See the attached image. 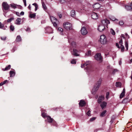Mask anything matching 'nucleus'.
<instances>
[{"mask_svg": "<svg viewBox=\"0 0 132 132\" xmlns=\"http://www.w3.org/2000/svg\"><path fill=\"white\" fill-rule=\"evenodd\" d=\"M10 29L11 30L13 31L14 29V26L11 25L10 26Z\"/></svg>", "mask_w": 132, "mask_h": 132, "instance_id": "obj_34", "label": "nucleus"}, {"mask_svg": "<svg viewBox=\"0 0 132 132\" xmlns=\"http://www.w3.org/2000/svg\"><path fill=\"white\" fill-rule=\"evenodd\" d=\"M79 104L80 106H83L85 105L86 103L84 100H80Z\"/></svg>", "mask_w": 132, "mask_h": 132, "instance_id": "obj_14", "label": "nucleus"}, {"mask_svg": "<svg viewBox=\"0 0 132 132\" xmlns=\"http://www.w3.org/2000/svg\"><path fill=\"white\" fill-rule=\"evenodd\" d=\"M101 82L102 80L101 79H100L97 82L96 84L94 86V88L92 90V93L94 95L95 94L96 92L98 90L100 86Z\"/></svg>", "mask_w": 132, "mask_h": 132, "instance_id": "obj_1", "label": "nucleus"}, {"mask_svg": "<svg viewBox=\"0 0 132 132\" xmlns=\"http://www.w3.org/2000/svg\"><path fill=\"white\" fill-rule=\"evenodd\" d=\"M32 5H34L35 7V11H36L38 8V6L37 4L36 3H34L32 4Z\"/></svg>", "mask_w": 132, "mask_h": 132, "instance_id": "obj_27", "label": "nucleus"}, {"mask_svg": "<svg viewBox=\"0 0 132 132\" xmlns=\"http://www.w3.org/2000/svg\"><path fill=\"white\" fill-rule=\"evenodd\" d=\"M25 6H26V0H23Z\"/></svg>", "mask_w": 132, "mask_h": 132, "instance_id": "obj_52", "label": "nucleus"}, {"mask_svg": "<svg viewBox=\"0 0 132 132\" xmlns=\"http://www.w3.org/2000/svg\"><path fill=\"white\" fill-rule=\"evenodd\" d=\"M58 30L61 32H62L63 31V29L61 28H58Z\"/></svg>", "mask_w": 132, "mask_h": 132, "instance_id": "obj_45", "label": "nucleus"}, {"mask_svg": "<svg viewBox=\"0 0 132 132\" xmlns=\"http://www.w3.org/2000/svg\"><path fill=\"white\" fill-rule=\"evenodd\" d=\"M7 81V80H5L3 82L4 84L6 83Z\"/></svg>", "mask_w": 132, "mask_h": 132, "instance_id": "obj_59", "label": "nucleus"}, {"mask_svg": "<svg viewBox=\"0 0 132 132\" xmlns=\"http://www.w3.org/2000/svg\"><path fill=\"white\" fill-rule=\"evenodd\" d=\"M87 114L89 116H91L90 111V110H89L87 113Z\"/></svg>", "mask_w": 132, "mask_h": 132, "instance_id": "obj_44", "label": "nucleus"}, {"mask_svg": "<svg viewBox=\"0 0 132 132\" xmlns=\"http://www.w3.org/2000/svg\"><path fill=\"white\" fill-rule=\"evenodd\" d=\"M95 59L97 61L101 62L102 61V57L100 53H97L95 56Z\"/></svg>", "mask_w": 132, "mask_h": 132, "instance_id": "obj_8", "label": "nucleus"}, {"mask_svg": "<svg viewBox=\"0 0 132 132\" xmlns=\"http://www.w3.org/2000/svg\"><path fill=\"white\" fill-rule=\"evenodd\" d=\"M121 63V61H120V62H119V64L120 65Z\"/></svg>", "mask_w": 132, "mask_h": 132, "instance_id": "obj_62", "label": "nucleus"}, {"mask_svg": "<svg viewBox=\"0 0 132 132\" xmlns=\"http://www.w3.org/2000/svg\"><path fill=\"white\" fill-rule=\"evenodd\" d=\"M106 29L104 25L101 24L98 28V30L100 32H102Z\"/></svg>", "mask_w": 132, "mask_h": 132, "instance_id": "obj_7", "label": "nucleus"}, {"mask_svg": "<svg viewBox=\"0 0 132 132\" xmlns=\"http://www.w3.org/2000/svg\"><path fill=\"white\" fill-rule=\"evenodd\" d=\"M106 98L108 99L109 97V92H107L106 93Z\"/></svg>", "mask_w": 132, "mask_h": 132, "instance_id": "obj_40", "label": "nucleus"}, {"mask_svg": "<svg viewBox=\"0 0 132 132\" xmlns=\"http://www.w3.org/2000/svg\"><path fill=\"white\" fill-rule=\"evenodd\" d=\"M16 14L18 16H20V13L19 12H16Z\"/></svg>", "mask_w": 132, "mask_h": 132, "instance_id": "obj_55", "label": "nucleus"}, {"mask_svg": "<svg viewBox=\"0 0 132 132\" xmlns=\"http://www.w3.org/2000/svg\"><path fill=\"white\" fill-rule=\"evenodd\" d=\"M50 18L51 22L53 24V26L55 27H57V24L59 23L58 21L53 16H50Z\"/></svg>", "mask_w": 132, "mask_h": 132, "instance_id": "obj_2", "label": "nucleus"}, {"mask_svg": "<svg viewBox=\"0 0 132 132\" xmlns=\"http://www.w3.org/2000/svg\"><path fill=\"white\" fill-rule=\"evenodd\" d=\"M10 77H13L15 75V73L13 71H10Z\"/></svg>", "mask_w": 132, "mask_h": 132, "instance_id": "obj_26", "label": "nucleus"}, {"mask_svg": "<svg viewBox=\"0 0 132 132\" xmlns=\"http://www.w3.org/2000/svg\"><path fill=\"white\" fill-rule=\"evenodd\" d=\"M125 88H124L123 89V91L122 92V93H125Z\"/></svg>", "mask_w": 132, "mask_h": 132, "instance_id": "obj_61", "label": "nucleus"}, {"mask_svg": "<svg viewBox=\"0 0 132 132\" xmlns=\"http://www.w3.org/2000/svg\"><path fill=\"white\" fill-rule=\"evenodd\" d=\"M85 55L87 56H89L91 55V51H88L85 54Z\"/></svg>", "mask_w": 132, "mask_h": 132, "instance_id": "obj_33", "label": "nucleus"}, {"mask_svg": "<svg viewBox=\"0 0 132 132\" xmlns=\"http://www.w3.org/2000/svg\"><path fill=\"white\" fill-rule=\"evenodd\" d=\"M21 19L20 18H18L16 20L15 23L17 25H20L21 24Z\"/></svg>", "mask_w": 132, "mask_h": 132, "instance_id": "obj_17", "label": "nucleus"}, {"mask_svg": "<svg viewBox=\"0 0 132 132\" xmlns=\"http://www.w3.org/2000/svg\"><path fill=\"white\" fill-rule=\"evenodd\" d=\"M73 39H68V42L70 43H71V45L73 47H75L76 46V43L75 42L72 41Z\"/></svg>", "mask_w": 132, "mask_h": 132, "instance_id": "obj_12", "label": "nucleus"}, {"mask_svg": "<svg viewBox=\"0 0 132 132\" xmlns=\"http://www.w3.org/2000/svg\"><path fill=\"white\" fill-rule=\"evenodd\" d=\"M106 112V110L104 111L103 112L101 113L100 114V116L101 117H103L104 116H105V114Z\"/></svg>", "mask_w": 132, "mask_h": 132, "instance_id": "obj_31", "label": "nucleus"}, {"mask_svg": "<svg viewBox=\"0 0 132 132\" xmlns=\"http://www.w3.org/2000/svg\"><path fill=\"white\" fill-rule=\"evenodd\" d=\"M21 40V38L20 36H17L16 39V41L17 42H19Z\"/></svg>", "mask_w": 132, "mask_h": 132, "instance_id": "obj_25", "label": "nucleus"}, {"mask_svg": "<svg viewBox=\"0 0 132 132\" xmlns=\"http://www.w3.org/2000/svg\"><path fill=\"white\" fill-rule=\"evenodd\" d=\"M0 28H3L4 29H5V28L4 27V25L2 24L0 22Z\"/></svg>", "mask_w": 132, "mask_h": 132, "instance_id": "obj_38", "label": "nucleus"}, {"mask_svg": "<svg viewBox=\"0 0 132 132\" xmlns=\"http://www.w3.org/2000/svg\"><path fill=\"white\" fill-rule=\"evenodd\" d=\"M100 42L101 44H103L106 43L107 39L105 35H103L100 36Z\"/></svg>", "mask_w": 132, "mask_h": 132, "instance_id": "obj_3", "label": "nucleus"}, {"mask_svg": "<svg viewBox=\"0 0 132 132\" xmlns=\"http://www.w3.org/2000/svg\"><path fill=\"white\" fill-rule=\"evenodd\" d=\"M118 71V70L117 69H114L113 72V73L114 74L116 72Z\"/></svg>", "mask_w": 132, "mask_h": 132, "instance_id": "obj_53", "label": "nucleus"}, {"mask_svg": "<svg viewBox=\"0 0 132 132\" xmlns=\"http://www.w3.org/2000/svg\"><path fill=\"white\" fill-rule=\"evenodd\" d=\"M47 119L49 123L53 121V119L50 116L47 117Z\"/></svg>", "mask_w": 132, "mask_h": 132, "instance_id": "obj_22", "label": "nucleus"}, {"mask_svg": "<svg viewBox=\"0 0 132 132\" xmlns=\"http://www.w3.org/2000/svg\"><path fill=\"white\" fill-rule=\"evenodd\" d=\"M58 15L59 16L60 18H62V15L61 14H58Z\"/></svg>", "mask_w": 132, "mask_h": 132, "instance_id": "obj_57", "label": "nucleus"}, {"mask_svg": "<svg viewBox=\"0 0 132 132\" xmlns=\"http://www.w3.org/2000/svg\"><path fill=\"white\" fill-rule=\"evenodd\" d=\"M61 3H63L66 2L65 0H59Z\"/></svg>", "mask_w": 132, "mask_h": 132, "instance_id": "obj_42", "label": "nucleus"}, {"mask_svg": "<svg viewBox=\"0 0 132 132\" xmlns=\"http://www.w3.org/2000/svg\"><path fill=\"white\" fill-rule=\"evenodd\" d=\"M79 52L76 49L74 48L73 51H71V53L72 55L76 56H79V55L77 53Z\"/></svg>", "mask_w": 132, "mask_h": 132, "instance_id": "obj_10", "label": "nucleus"}, {"mask_svg": "<svg viewBox=\"0 0 132 132\" xmlns=\"http://www.w3.org/2000/svg\"><path fill=\"white\" fill-rule=\"evenodd\" d=\"M14 19V18L12 17L10 19H8L7 20V22H10L11 21Z\"/></svg>", "mask_w": 132, "mask_h": 132, "instance_id": "obj_36", "label": "nucleus"}, {"mask_svg": "<svg viewBox=\"0 0 132 132\" xmlns=\"http://www.w3.org/2000/svg\"><path fill=\"white\" fill-rule=\"evenodd\" d=\"M119 24L120 26H122L124 24L123 22L122 21H120L119 22Z\"/></svg>", "mask_w": 132, "mask_h": 132, "instance_id": "obj_41", "label": "nucleus"}, {"mask_svg": "<svg viewBox=\"0 0 132 132\" xmlns=\"http://www.w3.org/2000/svg\"><path fill=\"white\" fill-rule=\"evenodd\" d=\"M121 52H123L124 51V47L122 45H121Z\"/></svg>", "mask_w": 132, "mask_h": 132, "instance_id": "obj_43", "label": "nucleus"}, {"mask_svg": "<svg viewBox=\"0 0 132 132\" xmlns=\"http://www.w3.org/2000/svg\"><path fill=\"white\" fill-rule=\"evenodd\" d=\"M116 46L119 48H120V46L119 45V44L118 43H116Z\"/></svg>", "mask_w": 132, "mask_h": 132, "instance_id": "obj_56", "label": "nucleus"}, {"mask_svg": "<svg viewBox=\"0 0 132 132\" xmlns=\"http://www.w3.org/2000/svg\"><path fill=\"white\" fill-rule=\"evenodd\" d=\"M101 5L98 3H96L93 6V8L95 9H98L101 7Z\"/></svg>", "mask_w": 132, "mask_h": 132, "instance_id": "obj_13", "label": "nucleus"}, {"mask_svg": "<svg viewBox=\"0 0 132 132\" xmlns=\"http://www.w3.org/2000/svg\"><path fill=\"white\" fill-rule=\"evenodd\" d=\"M83 11V9L82 10V9H79L78 10V12H82Z\"/></svg>", "mask_w": 132, "mask_h": 132, "instance_id": "obj_50", "label": "nucleus"}, {"mask_svg": "<svg viewBox=\"0 0 132 132\" xmlns=\"http://www.w3.org/2000/svg\"><path fill=\"white\" fill-rule=\"evenodd\" d=\"M28 9L30 10V9H31V7L30 6V4L29 5V6H28Z\"/></svg>", "mask_w": 132, "mask_h": 132, "instance_id": "obj_60", "label": "nucleus"}, {"mask_svg": "<svg viewBox=\"0 0 132 132\" xmlns=\"http://www.w3.org/2000/svg\"><path fill=\"white\" fill-rule=\"evenodd\" d=\"M92 18L94 19H96L98 18V15L96 13L92 12Z\"/></svg>", "mask_w": 132, "mask_h": 132, "instance_id": "obj_11", "label": "nucleus"}, {"mask_svg": "<svg viewBox=\"0 0 132 132\" xmlns=\"http://www.w3.org/2000/svg\"><path fill=\"white\" fill-rule=\"evenodd\" d=\"M122 39H121L119 41V44L121 45H122Z\"/></svg>", "mask_w": 132, "mask_h": 132, "instance_id": "obj_51", "label": "nucleus"}, {"mask_svg": "<svg viewBox=\"0 0 132 132\" xmlns=\"http://www.w3.org/2000/svg\"><path fill=\"white\" fill-rule=\"evenodd\" d=\"M97 130H96L94 131V132H96L97 131Z\"/></svg>", "mask_w": 132, "mask_h": 132, "instance_id": "obj_64", "label": "nucleus"}, {"mask_svg": "<svg viewBox=\"0 0 132 132\" xmlns=\"http://www.w3.org/2000/svg\"><path fill=\"white\" fill-rule=\"evenodd\" d=\"M110 32L113 35H115V33L114 31L112 29H111Z\"/></svg>", "mask_w": 132, "mask_h": 132, "instance_id": "obj_37", "label": "nucleus"}, {"mask_svg": "<svg viewBox=\"0 0 132 132\" xmlns=\"http://www.w3.org/2000/svg\"><path fill=\"white\" fill-rule=\"evenodd\" d=\"M70 15L73 17H74L75 16L76 14L74 10H72L71 11Z\"/></svg>", "mask_w": 132, "mask_h": 132, "instance_id": "obj_21", "label": "nucleus"}, {"mask_svg": "<svg viewBox=\"0 0 132 132\" xmlns=\"http://www.w3.org/2000/svg\"><path fill=\"white\" fill-rule=\"evenodd\" d=\"M116 85L117 87H120L121 85V83L120 82H116Z\"/></svg>", "mask_w": 132, "mask_h": 132, "instance_id": "obj_35", "label": "nucleus"}, {"mask_svg": "<svg viewBox=\"0 0 132 132\" xmlns=\"http://www.w3.org/2000/svg\"><path fill=\"white\" fill-rule=\"evenodd\" d=\"M24 12L22 11L20 13V15H24Z\"/></svg>", "mask_w": 132, "mask_h": 132, "instance_id": "obj_54", "label": "nucleus"}, {"mask_svg": "<svg viewBox=\"0 0 132 132\" xmlns=\"http://www.w3.org/2000/svg\"><path fill=\"white\" fill-rule=\"evenodd\" d=\"M96 118L95 117H93L92 118H91L90 119V121H92L95 120L96 119Z\"/></svg>", "mask_w": 132, "mask_h": 132, "instance_id": "obj_47", "label": "nucleus"}, {"mask_svg": "<svg viewBox=\"0 0 132 132\" xmlns=\"http://www.w3.org/2000/svg\"><path fill=\"white\" fill-rule=\"evenodd\" d=\"M121 36L122 37H123L124 38L128 39L129 38V36L127 34V33H126L125 35L123 34H122Z\"/></svg>", "mask_w": 132, "mask_h": 132, "instance_id": "obj_19", "label": "nucleus"}, {"mask_svg": "<svg viewBox=\"0 0 132 132\" xmlns=\"http://www.w3.org/2000/svg\"><path fill=\"white\" fill-rule=\"evenodd\" d=\"M42 116L43 117H45L46 116V114L44 113H42Z\"/></svg>", "mask_w": 132, "mask_h": 132, "instance_id": "obj_48", "label": "nucleus"}, {"mask_svg": "<svg viewBox=\"0 0 132 132\" xmlns=\"http://www.w3.org/2000/svg\"><path fill=\"white\" fill-rule=\"evenodd\" d=\"M42 4L43 8L45 10H46L47 9V7L44 3L43 2L42 3Z\"/></svg>", "mask_w": 132, "mask_h": 132, "instance_id": "obj_29", "label": "nucleus"}, {"mask_svg": "<svg viewBox=\"0 0 132 132\" xmlns=\"http://www.w3.org/2000/svg\"><path fill=\"white\" fill-rule=\"evenodd\" d=\"M90 62L89 61H87L84 64H81V67L82 68H83L85 67L86 66H87L89 64H90Z\"/></svg>", "mask_w": 132, "mask_h": 132, "instance_id": "obj_18", "label": "nucleus"}, {"mask_svg": "<svg viewBox=\"0 0 132 132\" xmlns=\"http://www.w3.org/2000/svg\"><path fill=\"white\" fill-rule=\"evenodd\" d=\"M131 72H132V74H131V79L132 80V71H131Z\"/></svg>", "mask_w": 132, "mask_h": 132, "instance_id": "obj_63", "label": "nucleus"}, {"mask_svg": "<svg viewBox=\"0 0 132 132\" xmlns=\"http://www.w3.org/2000/svg\"><path fill=\"white\" fill-rule=\"evenodd\" d=\"M6 38V37L5 36L1 37V39L3 40H5Z\"/></svg>", "mask_w": 132, "mask_h": 132, "instance_id": "obj_49", "label": "nucleus"}, {"mask_svg": "<svg viewBox=\"0 0 132 132\" xmlns=\"http://www.w3.org/2000/svg\"><path fill=\"white\" fill-rule=\"evenodd\" d=\"M125 46L126 48V50H128V42L127 41H126L125 42Z\"/></svg>", "mask_w": 132, "mask_h": 132, "instance_id": "obj_32", "label": "nucleus"}, {"mask_svg": "<svg viewBox=\"0 0 132 132\" xmlns=\"http://www.w3.org/2000/svg\"><path fill=\"white\" fill-rule=\"evenodd\" d=\"M125 95V93H123L122 92V93H121L120 97V98H122Z\"/></svg>", "mask_w": 132, "mask_h": 132, "instance_id": "obj_39", "label": "nucleus"}, {"mask_svg": "<svg viewBox=\"0 0 132 132\" xmlns=\"http://www.w3.org/2000/svg\"><path fill=\"white\" fill-rule=\"evenodd\" d=\"M132 5H131L130 4L129 5H127L125 6V8L126 10L128 11H131L132 10V8L131 6Z\"/></svg>", "mask_w": 132, "mask_h": 132, "instance_id": "obj_15", "label": "nucleus"}, {"mask_svg": "<svg viewBox=\"0 0 132 132\" xmlns=\"http://www.w3.org/2000/svg\"><path fill=\"white\" fill-rule=\"evenodd\" d=\"M11 65H9L7 66L4 69H3L4 71L7 70L11 68Z\"/></svg>", "mask_w": 132, "mask_h": 132, "instance_id": "obj_30", "label": "nucleus"}, {"mask_svg": "<svg viewBox=\"0 0 132 132\" xmlns=\"http://www.w3.org/2000/svg\"><path fill=\"white\" fill-rule=\"evenodd\" d=\"M109 21L107 19H105L102 20L101 21V24L103 25H104L105 26H106V27L108 28L107 25L108 24L110 23Z\"/></svg>", "mask_w": 132, "mask_h": 132, "instance_id": "obj_6", "label": "nucleus"}, {"mask_svg": "<svg viewBox=\"0 0 132 132\" xmlns=\"http://www.w3.org/2000/svg\"><path fill=\"white\" fill-rule=\"evenodd\" d=\"M47 30L49 33H52L53 30L52 28L49 27L47 29Z\"/></svg>", "mask_w": 132, "mask_h": 132, "instance_id": "obj_23", "label": "nucleus"}, {"mask_svg": "<svg viewBox=\"0 0 132 132\" xmlns=\"http://www.w3.org/2000/svg\"><path fill=\"white\" fill-rule=\"evenodd\" d=\"M4 84L3 82H2L0 84V85L2 86Z\"/></svg>", "mask_w": 132, "mask_h": 132, "instance_id": "obj_58", "label": "nucleus"}, {"mask_svg": "<svg viewBox=\"0 0 132 132\" xmlns=\"http://www.w3.org/2000/svg\"><path fill=\"white\" fill-rule=\"evenodd\" d=\"M29 17L31 18H34L36 16V14H31L30 13L29 14Z\"/></svg>", "mask_w": 132, "mask_h": 132, "instance_id": "obj_28", "label": "nucleus"}, {"mask_svg": "<svg viewBox=\"0 0 132 132\" xmlns=\"http://www.w3.org/2000/svg\"><path fill=\"white\" fill-rule=\"evenodd\" d=\"M104 97L103 96L101 95L100 96L98 100V103H100L104 99Z\"/></svg>", "mask_w": 132, "mask_h": 132, "instance_id": "obj_16", "label": "nucleus"}, {"mask_svg": "<svg viewBox=\"0 0 132 132\" xmlns=\"http://www.w3.org/2000/svg\"><path fill=\"white\" fill-rule=\"evenodd\" d=\"M81 34L83 35H86L88 33L86 28L85 27H83L82 28L81 30Z\"/></svg>", "mask_w": 132, "mask_h": 132, "instance_id": "obj_9", "label": "nucleus"}, {"mask_svg": "<svg viewBox=\"0 0 132 132\" xmlns=\"http://www.w3.org/2000/svg\"><path fill=\"white\" fill-rule=\"evenodd\" d=\"M76 60L74 59H73L72 60L71 62V63L75 64L76 63Z\"/></svg>", "mask_w": 132, "mask_h": 132, "instance_id": "obj_46", "label": "nucleus"}, {"mask_svg": "<svg viewBox=\"0 0 132 132\" xmlns=\"http://www.w3.org/2000/svg\"><path fill=\"white\" fill-rule=\"evenodd\" d=\"M3 10L4 12L5 10H7L9 9L10 6L6 2H4L2 4Z\"/></svg>", "mask_w": 132, "mask_h": 132, "instance_id": "obj_5", "label": "nucleus"}, {"mask_svg": "<svg viewBox=\"0 0 132 132\" xmlns=\"http://www.w3.org/2000/svg\"><path fill=\"white\" fill-rule=\"evenodd\" d=\"M107 103L106 102H103L101 104V106L102 109L105 107L106 106Z\"/></svg>", "mask_w": 132, "mask_h": 132, "instance_id": "obj_20", "label": "nucleus"}, {"mask_svg": "<svg viewBox=\"0 0 132 132\" xmlns=\"http://www.w3.org/2000/svg\"><path fill=\"white\" fill-rule=\"evenodd\" d=\"M10 5V6L11 7L14 9L16 8L18 6L17 5L14 4H11Z\"/></svg>", "mask_w": 132, "mask_h": 132, "instance_id": "obj_24", "label": "nucleus"}, {"mask_svg": "<svg viewBox=\"0 0 132 132\" xmlns=\"http://www.w3.org/2000/svg\"><path fill=\"white\" fill-rule=\"evenodd\" d=\"M64 27L67 30H70L72 29V24L68 22H65L63 24Z\"/></svg>", "mask_w": 132, "mask_h": 132, "instance_id": "obj_4", "label": "nucleus"}]
</instances>
